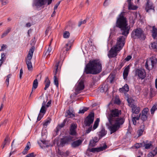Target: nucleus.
I'll return each mask as SVG.
<instances>
[{
    "label": "nucleus",
    "mask_w": 157,
    "mask_h": 157,
    "mask_svg": "<svg viewBox=\"0 0 157 157\" xmlns=\"http://www.w3.org/2000/svg\"><path fill=\"white\" fill-rule=\"evenodd\" d=\"M77 125L75 124H72L70 129V134L72 135H75L76 134V129L77 128Z\"/></svg>",
    "instance_id": "18"
},
{
    "label": "nucleus",
    "mask_w": 157,
    "mask_h": 157,
    "mask_svg": "<svg viewBox=\"0 0 157 157\" xmlns=\"http://www.w3.org/2000/svg\"><path fill=\"white\" fill-rule=\"evenodd\" d=\"M155 156V155H154L153 154L152 152H150L147 154V157H154V156Z\"/></svg>",
    "instance_id": "51"
},
{
    "label": "nucleus",
    "mask_w": 157,
    "mask_h": 157,
    "mask_svg": "<svg viewBox=\"0 0 157 157\" xmlns=\"http://www.w3.org/2000/svg\"><path fill=\"white\" fill-rule=\"evenodd\" d=\"M94 113H90L85 119L84 123L86 126H89L94 121Z\"/></svg>",
    "instance_id": "11"
},
{
    "label": "nucleus",
    "mask_w": 157,
    "mask_h": 157,
    "mask_svg": "<svg viewBox=\"0 0 157 157\" xmlns=\"http://www.w3.org/2000/svg\"><path fill=\"white\" fill-rule=\"evenodd\" d=\"M73 140V137L71 136H66L60 139L59 143H58V147H63L65 145L69 144Z\"/></svg>",
    "instance_id": "8"
},
{
    "label": "nucleus",
    "mask_w": 157,
    "mask_h": 157,
    "mask_svg": "<svg viewBox=\"0 0 157 157\" xmlns=\"http://www.w3.org/2000/svg\"><path fill=\"white\" fill-rule=\"evenodd\" d=\"M26 26L28 27H29L31 25V24L30 23H28L26 25Z\"/></svg>",
    "instance_id": "62"
},
{
    "label": "nucleus",
    "mask_w": 157,
    "mask_h": 157,
    "mask_svg": "<svg viewBox=\"0 0 157 157\" xmlns=\"http://www.w3.org/2000/svg\"><path fill=\"white\" fill-rule=\"evenodd\" d=\"M124 12H122L119 15V17L117 20L116 26L121 29V34L127 36L129 33L130 29L128 26V24L126 18L124 16Z\"/></svg>",
    "instance_id": "3"
},
{
    "label": "nucleus",
    "mask_w": 157,
    "mask_h": 157,
    "mask_svg": "<svg viewBox=\"0 0 157 157\" xmlns=\"http://www.w3.org/2000/svg\"><path fill=\"white\" fill-rule=\"evenodd\" d=\"M151 47L152 49L157 51V41L152 43L151 44Z\"/></svg>",
    "instance_id": "34"
},
{
    "label": "nucleus",
    "mask_w": 157,
    "mask_h": 157,
    "mask_svg": "<svg viewBox=\"0 0 157 157\" xmlns=\"http://www.w3.org/2000/svg\"><path fill=\"white\" fill-rule=\"evenodd\" d=\"M157 62V59L155 57H152L147 59L145 64L146 68L148 70L152 69Z\"/></svg>",
    "instance_id": "7"
},
{
    "label": "nucleus",
    "mask_w": 157,
    "mask_h": 157,
    "mask_svg": "<svg viewBox=\"0 0 157 157\" xmlns=\"http://www.w3.org/2000/svg\"><path fill=\"white\" fill-rule=\"evenodd\" d=\"M51 101H48V102L47 103V104L46 105L45 104V106H46V108L48 107L51 104Z\"/></svg>",
    "instance_id": "58"
},
{
    "label": "nucleus",
    "mask_w": 157,
    "mask_h": 157,
    "mask_svg": "<svg viewBox=\"0 0 157 157\" xmlns=\"http://www.w3.org/2000/svg\"><path fill=\"white\" fill-rule=\"evenodd\" d=\"M147 3L146 6V10L147 12L149 10L153 9L154 8L152 6V2L150 1V0H147Z\"/></svg>",
    "instance_id": "20"
},
{
    "label": "nucleus",
    "mask_w": 157,
    "mask_h": 157,
    "mask_svg": "<svg viewBox=\"0 0 157 157\" xmlns=\"http://www.w3.org/2000/svg\"><path fill=\"white\" fill-rule=\"evenodd\" d=\"M10 142V140L8 136H6L4 140L3 143L6 144H9Z\"/></svg>",
    "instance_id": "40"
},
{
    "label": "nucleus",
    "mask_w": 157,
    "mask_h": 157,
    "mask_svg": "<svg viewBox=\"0 0 157 157\" xmlns=\"http://www.w3.org/2000/svg\"><path fill=\"white\" fill-rule=\"evenodd\" d=\"M83 141V140L81 139H78L73 141L71 144V146L73 148H76L81 145Z\"/></svg>",
    "instance_id": "15"
},
{
    "label": "nucleus",
    "mask_w": 157,
    "mask_h": 157,
    "mask_svg": "<svg viewBox=\"0 0 157 157\" xmlns=\"http://www.w3.org/2000/svg\"><path fill=\"white\" fill-rule=\"evenodd\" d=\"M30 143L29 142H28L27 143L26 146L25 147L24 150L22 152V153L24 154H26L27 153L28 151L30 148Z\"/></svg>",
    "instance_id": "25"
},
{
    "label": "nucleus",
    "mask_w": 157,
    "mask_h": 157,
    "mask_svg": "<svg viewBox=\"0 0 157 157\" xmlns=\"http://www.w3.org/2000/svg\"><path fill=\"white\" fill-rule=\"evenodd\" d=\"M45 87L44 88V90H46L49 87L50 84V81L48 78L46 77L45 80Z\"/></svg>",
    "instance_id": "26"
},
{
    "label": "nucleus",
    "mask_w": 157,
    "mask_h": 157,
    "mask_svg": "<svg viewBox=\"0 0 157 157\" xmlns=\"http://www.w3.org/2000/svg\"><path fill=\"white\" fill-rule=\"evenodd\" d=\"M141 119L143 121H144L147 120V115H144L141 114L140 116Z\"/></svg>",
    "instance_id": "45"
},
{
    "label": "nucleus",
    "mask_w": 157,
    "mask_h": 157,
    "mask_svg": "<svg viewBox=\"0 0 157 157\" xmlns=\"http://www.w3.org/2000/svg\"><path fill=\"white\" fill-rule=\"evenodd\" d=\"M127 101L128 102V105L130 107H131L132 105H134L133 103L134 100L131 98H128Z\"/></svg>",
    "instance_id": "30"
},
{
    "label": "nucleus",
    "mask_w": 157,
    "mask_h": 157,
    "mask_svg": "<svg viewBox=\"0 0 157 157\" xmlns=\"http://www.w3.org/2000/svg\"><path fill=\"white\" fill-rule=\"evenodd\" d=\"M115 102L119 104L120 103V101L119 99H116L115 101Z\"/></svg>",
    "instance_id": "63"
},
{
    "label": "nucleus",
    "mask_w": 157,
    "mask_h": 157,
    "mask_svg": "<svg viewBox=\"0 0 157 157\" xmlns=\"http://www.w3.org/2000/svg\"><path fill=\"white\" fill-rule=\"evenodd\" d=\"M107 132L105 129L103 128L99 132V136L101 138L105 136Z\"/></svg>",
    "instance_id": "28"
},
{
    "label": "nucleus",
    "mask_w": 157,
    "mask_h": 157,
    "mask_svg": "<svg viewBox=\"0 0 157 157\" xmlns=\"http://www.w3.org/2000/svg\"><path fill=\"white\" fill-rule=\"evenodd\" d=\"M129 69L130 67L129 66H128L125 68L124 70L123 75L124 78L125 80L127 79V77L128 75Z\"/></svg>",
    "instance_id": "22"
},
{
    "label": "nucleus",
    "mask_w": 157,
    "mask_h": 157,
    "mask_svg": "<svg viewBox=\"0 0 157 157\" xmlns=\"http://www.w3.org/2000/svg\"><path fill=\"white\" fill-rule=\"evenodd\" d=\"M0 2H1V4L2 6L5 5L9 2V1L8 0H0Z\"/></svg>",
    "instance_id": "41"
},
{
    "label": "nucleus",
    "mask_w": 157,
    "mask_h": 157,
    "mask_svg": "<svg viewBox=\"0 0 157 157\" xmlns=\"http://www.w3.org/2000/svg\"><path fill=\"white\" fill-rule=\"evenodd\" d=\"M6 48V45L3 44L1 47V49L0 50V51L4 50V49H5Z\"/></svg>",
    "instance_id": "53"
},
{
    "label": "nucleus",
    "mask_w": 157,
    "mask_h": 157,
    "mask_svg": "<svg viewBox=\"0 0 157 157\" xmlns=\"http://www.w3.org/2000/svg\"><path fill=\"white\" fill-rule=\"evenodd\" d=\"M26 63L27 66L28 70L29 71H31L33 69V66L31 62L26 61Z\"/></svg>",
    "instance_id": "31"
},
{
    "label": "nucleus",
    "mask_w": 157,
    "mask_h": 157,
    "mask_svg": "<svg viewBox=\"0 0 157 157\" xmlns=\"http://www.w3.org/2000/svg\"><path fill=\"white\" fill-rule=\"evenodd\" d=\"M70 36V33L69 32L65 31L63 33V37L65 38H68Z\"/></svg>",
    "instance_id": "36"
},
{
    "label": "nucleus",
    "mask_w": 157,
    "mask_h": 157,
    "mask_svg": "<svg viewBox=\"0 0 157 157\" xmlns=\"http://www.w3.org/2000/svg\"><path fill=\"white\" fill-rule=\"evenodd\" d=\"M10 78V75H9L6 76V80L5 83L7 85V86H8L9 84V79Z\"/></svg>",
    "instance_id": "42"
},
{
    "label": "nucleus",
    "mask_w": 157,
    "mask_h": 157,
    "mask_svg": "<svg viewBox=\"0 0 157 157\" xmlns=\"http://www.w3.org/2000/svg\"><path fill=\"white\" fill-rule=\"evenodd\" d=\"M34 51V47H31L29 51V54L26 59V61L31 62V60L32 59Z\"/></svg>",
    "instance_id": "16"
},
{
    "label": "nucleus",
    "mask_w": 157,
    "mask_h": 157,
    "mask_svg": "<svg viewBox=\"0 0 157 157\" xmlns=\"http://www.w3.org/2000/svg\"><path fill=\"white\" fill-rule=\"evenodd\" d=\"M102 68L101 63L99 60H90L86 65L84 72L86 74L96 75L101 71Z\"/></svg>",
    "instance_id": "2"
},
{
    "label": "nucleus",
    "mask_w": 157,
    "mask_h": 157,
    "mask_svg": "<svg viewBox=\"0 0 157 157\" xmlns=\"http://www.w3.org/2000/svg\"><path fill=\"white\" fill-rule=\"evenodd\" d=\"M47 0H34L33 5L36 8H39L42 6L45 5ZM52 0H48V5H49L51 3Z\"/></svg>",
    "instance_id": "10"
},
{
    "label": "nucleus",
    "mask_w": 157,
    "mask_h": 157,
    "mask_svg": "<svg viewBox=\"0 0 157 157\" xmlns=\"http://www.w3.org/2000/svg\"><path fill=\"white\" fill-rule=\"evenodd\" d=\"M155 88L157 89V80H155Z\"/></svg>",
    "instance_id": "64"
},
{
    "label": "nucleus",
    "mask_w": 157,
    "mask_h": 157,
    "mask_svg": "<svg viewBox=\"0 0 157 157\" xmlns=\"http://www.w3.org/2000/svg\"><path fill=\"white\" fill-rule=\"evenodd\" d=\"M11 28L10 27L8 28L2 34L1 37L3 38V37L6 36L7 34L10 32L11 31Z\"/></svg>",
    "instance_id": "29"
},
{
    "label": "nucleus",
    "mask_w": 157,
    "mask_h": 157,
    "mask_svg": "<svg viewBox=\"0 0 157 157\" xmlns=\"http://www.w3.org/2000/svg\"><path fill=\"white\" fill-rule=\"evenodd\" d=\"M88 109V108L85 107L84 108L80 110L79 112V113H83L87 111Z\"/></svg>",
    "instance_id": "46"
},
{
    "label": "nucleus",
    "mask_w": 157,
    "mask_h": 157,
    "mask_svg": "<svg viewBox=\"0 0 157 157\" xmlns=\"http://www.w3.org/2000/svg\"><path fill=\"white\" fill-rule=\"evenodd\" d=\"M50 31V29L49 28H48L45 31V34L46 35H48V32Z\"/></svg>",
    "instance_id": "61"
},
{
    "label": "nucleus",
    "mask_w": 157,
    "mask_h": 157,
    "mask_svg": "<svg viewBox=\"0 0 157 157\" xmlns=\"http://www.w3.org/2000/svg\"><path fill=\"white\" fill-rule=\"evenodd\" d=\"M66 51H67L70 49L71 48V46L70 45L69 47H68V44H66Z\"/></svg>",
    "instance_id": "56"
},
{
    "label": "nucleus",
    "mask_w": 157,
    "mask_h": 157,
    "mask_svg": "<svg viewBox=\"0 0 157 157\" xmlns=\"http://www.w3.org/2000/svg\"><path fill=\"white\" fill-rule=\"evenodd\" d=\"M140 115L141 113H140L139 115L135 116L134 114H132V121L134 125H136V121L140 119Z\"/></svg>",
    "instance_id": "19"
},
{
    "label": "nucleus",
    "mask_w": 157,
    "mask_h": 157,
    "mask_svg": "<svg viewBox=\"0 0 157 157\" xmlns=\"http://www.w3.org/2000/svg\"><path fill=\"white\" fill-rule=\"evenodd\" d=\"M149 109L147 108H144L142 111L141 114L144 115H147Z\"/></svg>",
    "instance_id": "39"
},
{
    "label": "nucleus",
    "mask_w": 157,
    "mask_h": 157,
    "mask_svg": "<svg viewBox=\"0 0 157 157\" xmlns=\"http://www.w3.org/2000/svg\"><path fill=\"white\" fill-rule=\"evenodd\" d=\"M145 125L144 123H143L140 126V129L138 130L137 133L138 134V136H141L145 130Z\"/></svg>",
    "instance_id": "21"
},
{
    "label": "nucleus",
    "mask_w": 157,
    "mask_h": 157,
    "mask_svg": "<svg viewBox=\"0 0 157 157\" xmlns=\"http://www.w3.org/2000/svg\"><path fill=\"white\" fill-rule=\"evenodd\" d=\"M132 0H128V8L129 10H135L137 8V7L136 6H133V7H132V3L131 2V1Z\"/></svg>",
    "instance_id": "27"
},
{
    "label": "nucleus",
    "mask_w": 157,
    "mask_h": 157,
    "mask_svg": "<svg viewBox=\"0 0 157 157\" xmlns=\"http://www.w3.org/2000/svg\"><path fill=\"white\" fill-rule=\"evenodd\" d=\"M52 40H51V41L50 42V44L49 45V47L48 48V50L47 51V52L46 53V54H47L48 55H50L51 53H52V48L50 46V45L51 43L52 42Z\"/></svg>",
    "instance_id": "32"
},
{
    "label": "nucleus",
    "mask_w": 157,
    "mask_h": 157,
    "mask_svg": "<svg viewBox=\"0 0 157 157\" xmlns=\"http://www.w3.org/2000/svg\"><path fill=\"white\" fill-rule=\"evenodd\" d=\"M96 142L94 140H91L90 141L89 145L91 147H93L95 146Z\"/></svg>",
    "instance_id": "44"
},
{
    "label": "nucleus",
    "mask_w": 157,
    "mask_h": 157,
    "mask_svg": "<svg viewBox=\"0 0 157 157\" xmlns=\"http://www.w3.org/2000/svg\"><path fill=\"white\" fill-rule=\"evenodd\" d=\"M5 56V55H4V53H2V54H1V59L0 60V67H1V65H2V63H3V58H4V57Z\"/></svg>",
    "instance_id": "47"
},
{
    "label": "nucleus",
    "mask_w": 157,
    "mask_h": 157,
    "mask_svg": "<svg viewBox=\"0 0 157 157\" xmlns=\"http://www.w3.org/2000/svg\"><path fill=\"white\" fill-rule=\"evenodd\" d=\"M135 76L137 77L139 79L143 80L146 77V72L143 68H136L134 71Z\"/></svg>",
    "instance_id": "9"
},
{
    "label": "nucleus",
    "mask_w": 157,
    "mask_h": 157,
    "mask_svg": "<svg viewBox=\"0 0 157 157\" xmlns=\"http://www.w3.org/2000/svg\"><path fill=\"white\" fill-rule=\"evenodd\" d=\"M48 98V97H46V101L44 100L42 104V107L40 110V113L44 114L46 113L47 109H46L47 108H46V106H45V104L47 101Z\"/></svg>",
    "instance_id": "17"
},
{
    "label": "nucleus",
    "mask_w": 157,
    "mask_h": 157,
    "mask_svg": "<svg viewBox=\"0 0 157 157\" xmlns=\"http://www.w3.org/2000/svg\"><path fill=\"white\" fill-rule=\"evenodd\" d=\"M38 85V82L37 79H35L33 83V87L34 90L37 88Z\"/></svg>",
    "instance_id": "35"
},
{
    "label": "nucleus",
    "mask_w": 157,
    "mask_h": 157,
    "mask_svg": "<svg viewBox=\"0 0 157 157\" xmlns=\"http://www.w3.org/2000/svg\"><path fill=\"white\" fill-rule=\"evenodd\" d=\"M152 146V144L151 143H147L145 144L144 145V147L146 149H148L150 148Z\"/></svg>",
    "instance_id": "43"
},
{
    "label": "nucleus",
    "mask_w": 157,
    "mask_h": 157,
    "mask_svg": "<svg viewBox=\"0 0 157 157\" xmlns=\"http://www.w3.org/2000/svg\"><path fill=\"white\" fill-rule=\"evenodd\" d=\"M92 140H94L96 143H97L98 141V138L97 137H95L93 138Z\"/></svg>",
    "instance_id": "60"
},
{
    "label": "nucleus",
    "mask_w": 157,
    "mask_h": 157,
    "mask_svg": "<svg viewBox=\"0 0 157 157\" xmlns=\"http://www.w3.org/2000/svg\"><path fill=\"white\" fill-rule=\"evenodd\" d=\"M59 62H57L55 65V70L53 71L54 76V82L57 87L59 86V83L58 79V75L60 73L61 66L59 65Z\"/></svg>",
    "instance_id": "6"
},
{
    "label": "nucleus",
    "mask_w": 157,
    "mask_h": 157,
    "mask_svg": "<svg viewBox=\"0 0 157 157\" xmlns=\"http://www.w3.org/2000/svg\"><path fill=\"white\" fill-rule=\"evenodd\" d=\"M129 90V87L128 85L126 84L122 88L119 89V91L121 92H128Z\"/></svg>",
    "instance_id": "24"
},
{
    "label": "nucleus",
    "mask_w": 157,
    "mask_h": 157,
    "mask_svg": "<svg viewBox=\"0 0 157 157\" xmlns=\"http://www.w3.org/2000/svg\"><path fill=\"white\" fill-rule=\"evenodd\" d=\"M132 58V57L130 56H128L125 59V60L126 61H128L129 60H130Z\"/></svg>",
    "instance_id": "54"
},
{
    "label": "nucleus",
    "mask_w": 157,
    "mask_h": 157,
    "mask_svg": "<svg viewBox=\"0 0 157 157\" xmlns=\"http://www.w3.org/2000/svg\"><path fill=\"white\" fill-rule=\"evenodd\" d=\"M34 153H31L28 154L26 155V157H34Z\"/></svg>",
    "instance_id": "49"
},
{
    "label": "nucleus",
    "mask_w": 157,
    "mask_h": 157,
    "mask_svg": "<svg viewBox=\"0 0 157 157\" xmlns=\"http://www.w3.org/2000/svg\"><path fill=\"white\" fill-rule=\"evenodd\" d=\"M50 122V121L49 120H47L45 122L43 123V125L44 126H47Z\"/></svg>",
    "instance_id": "48"
},
{
    "label": "nucleus",
    "mask_w": 157,
    "mask_h": 157,
    "mask_svg": "<svg viewBox=\"0 0 157 157\" xmlns=\"http://www.w3.org/2000/svg\"><path fill=\"white\" fill-rule=\"evenodd\" d=\"M152 36L154 39H157V29L154 26L152 27L151 30Z\"/></svg>",
    "instance_id": "23"
},
{
    "label": "nucleus",
    "mask_w": 157,
    "mask_h": 157,
    "mask_svg": "<svg viewBox=\"0 0 157 157\" xmlns=\"http://www.w3.org/2000/svg\"><path fill=\"white\" fill-rule=\"evenodd\" d=\"M23 70L22 69H21L20 70V78H21V76L22 74H23Z\"/></svg>",
    "instance_id": "59"
},
{
    "label": "nucleus",
    "mask_w": 157,
    "mask_h": 157,
    "mask_svg": "<svg viewBox=\"0 0 157 157\" xmlns=\"http://www.w3.org/2000/svg\"><path fill=\"white\" fill-rule=\"evenodd\" d=\"M92 127H89L86 131V133L88 134L92 130Z\"/></svg>",
    "instance_id": "55"
},
{
    "label": "nucleus",
    "mask_w": 157,
    "mask_h": 157,
    "mask_svg": "<svg viewBox=\"0 0 157 157\" xmlns=\"http://www.w3.org/2000/svg\"><path fill=\"white\" fill-rule=\"evenodd\" d=\"M121 114V111L117 109H113L111 111L108 115L107 118L110 125L109 128L111 134L115 132L120 127V126L123 124L124 119L123 117H119Z\"/></svg>",
    "instance_id": "1"
},
{
    "label": "nucleus",
    "mask_w": 157,
    "mask_h": 157,
    "mask_svg": "<svg viewBox=\"0 0 157 157\" xmlns=\"http://www.w3.org/2000/svg\"><path fill=\"white\" fill-rule=\"evenodd\" d=\"M75 86V92L77 94L80 93L81 91L83 90L84 88V84L82 80L78 81Z\"/></svg>",
    "instance_id": "12"
},
{
    "label": "nucleus",
    "mask_w": 157,
    "mask_h": 157,
    "mask_svg": "<svg viewBox=\"0 0 157 157\" xmlns=\"http://www.w3.org/2000/svg\"><path fill=\"white\" fill-rule=\"evenodd\" d=\"M67 113L69 117H73L74 116V114L72 113L69 110L68 111Z\"/></svg>",
    "instance_id": "52"
},
{
    "label": "nucleus",
    "mask_w": 157,
    "mask_h": 157,
    "mask_svg": "<svg viewBox=\"0 0 157 157\" xmlns=\"http://www.w3.org/2000/svg\"><path fill=\"white\" fill-rule=\"evenodd\" d=\"M125 39L123 36L118 38L116 44L112 47L109 51L108 56L111 58L116 56L118 52L122 48L124 44Z\"/></svg>",
    "instance_id": "4"
},
{
    "label": "nucleus",
    "mask_w": 157,
    "mask_h": 157,
    "mask_svg": "<svg viewBox=\"0 0 157 157\" xmlns=\"http://www.w3.org/2000/svg\"><path fill=\"white\" fill-rule=\"evenodd\" d=\"M154 153H153L154 155H155L157 154V147L155 148L153 150Z\"/></svg>",
    "instance_id": "57"
},
{
    "label": "nucleus",
    "mask_w": 157,
    "mask_h": 157,
    "mask_svg": "<svg viewBox=\"0 0 157 157\" xmlns=\"http://www.w3.org/2000/svg\"><path fill=\"white\" fill-rule=\"evenodd\" d=\"M100 121V120L99 118H97L96 121H95L94 123V125H93V129H96L97 127H98L99 122Z\"/></svg>",
    "instance_id": "33"
},
{
    "label": "nucleus",
    "mask_w": 157,
    "mask_h": 157,
    "mask_svg": "<svg viewBox=\"0 0 157 157\" xmlns=\"http://www.w3.org/2000/svg\"><path fill=\"white\" fill-rule=\"evenodd\" d=\"M64 122H63L60 124H59L56 128V129H57V131H58L61 128H63L64 126Z\"/></svg>",
    "instance_id": "38"
},
{
    "label": "nucleus",
    "mask_w": 157,
    "mask_h": 157,
    "mask_svg": "<svg viewBox=\"0 0 157 157\" xmlns=\"http://www.w3.org/2000/svg\"><path fill=\"white\" fill-rule=\"evenodd\" d=\"M132 108V114H138L140 112V109L139 106H137L135 105H132L131 107Z\"/></svg>",
    "instance_id": "14"
},
{
    "label": "nucleus",
    "mask_w": 157,
    "mask_h": 157,
    "mask_svg": "<svg viewBox=\"0 0 157 157\" xmlns=\"http://www.w3.org/2000/svg\"><path fill=\"white\" fill-rule=\"evenodd\" d=\"M141 145V144L137 143L135 145V147L136 148H140Z\"/></svg>",
    "instance_id": "50"
},
{
    "label": "nucleus",
    "mask_w": 157,
    "mask_h": 157,
    "mask_svg": "<svg viewBox=\"0 0 157 157\" xmlns=\"http://www.w3.org/2000/svg\"><path fill=\"white\" fill-rule=\"evenodd\" d=\"M132 37L134 39L140 38L142 40L145 39L143 31L140 28L134 30L132 32Z\"/></svg>",
    "instance_id": "5"
},
{
    "label": "nucleus",
    "mask_w": 157,
    "mask_h": 157,
    "mask_svg": "<svg viewBox=\"0 0 157 157\" xmlns=\"http://www.w3.org/2000/svg\"><path fill=\"white\" fill-rule=\"evenodd\" d=\"M107 148V146L105 144L103 146L99 147L93 148L89 149L90 151L92 152H99L105 150Z\"/></svg>",
    "instance_id": "13"
},
{
    "label": "nucleus",
    "mask_w": 157,
    "mask_h": 157,
    "mask_svg": "<svg viewBox=\"0 0 157 157\" xmlns=\"http://www.w3.org/2000/svg\"><path fill=\"white\" fill-rule=\"evenodd\" d=\"M157 109V104L155 105L151 108V114H154V112Z\"/></svg>",
    "instance_id": "37"
}]
</instances>
